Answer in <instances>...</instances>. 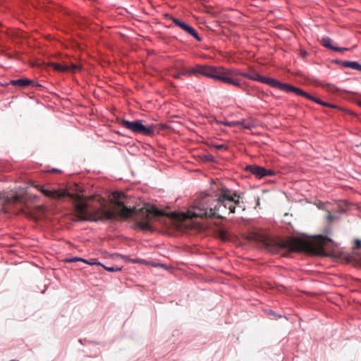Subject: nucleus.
<instances>
[{
    "instance_id": "f257e3e1",
    "label": "nucleus",
    "mask_w": 361,
    "mask_h": 361,
    "mask_svg": "<svg viewBox=\"0 0 361 361\" xmlns=\"http://www.w3.org/2000/svg\"><path fill=\"white\" fill-rule=\"evenodd\" d=\"M37 188L46 197L51 199L56 200L65 196L70 197L75 202V212L76 217L80 221L111 220L116 216L124 219L133 217L139 228L142 231H150L152 229L150 221L152 216L166 215L164 211L159 210L157 207L149 204L140 208L126 207L121 201V199L125 197V194L121 192L113 193L114 207L112 209H108L104 200H102L98 209H90L86 198L79 194H69L61 190H49L42 185H37Z\"/></svg>"
},
{
    "instance_id": "f03ea898",
    "label": "nucleus",
    "mask_w": 361,
    "mask_h": 361,
    "mask_svg": "<svg viewBox=\"0 0 361 361\" xmlns=\"http://www.w3.org/2000/svg\"><path fill=\"white\" fill-rule=\"evenodd\" d=\"M240 196L236 192L221 187L214 192V197L205 195L195 202L194 211L188 213L171 212L169 216L185 221L193 217H216L224 219L226 215L234 213L240 204Z\"/></svg>"
},
{
    "instance_id": "7ed1b4c3",
    "label": "nucleus",
    "mask_w": 361,
    "mask_h": 361,
    "mask_svg": "<svg viewBox=\"0 0 361 361\" xmlns=\"http://www.w3.org/2000/svg\"><path fill=\"white\" fill-rule=\"evenodd\" d=\"M265 245L269 251L278 252L281 250L289 252H307L313 254H322L329 247L332 240L324 236H319L314 241L307 240L300 238H288L285 240H264Z\"/></svg>"
},
{
    "instance_id": "20e7f679",
    "label": "nucleus",
    "mask_w": 361,
    "mask_h": 361,
    "mask_svg": "<svg viewBox=\"0 0 361 361\" xmlns=\"http://www.w3.org/2000/svg\"><path fill=\"white\" fill-rule=\"evenodd\" d=\"M212 79L218 80L224 83L232 85L233 86L242 88L243 85L238 79L234 78L235 75H240L241 72L233 69H227L222 66H216Z\"/></svg>"
},
{
    "instance_id": "39448f33",
    "label": "nucleus",
    "mask_w": 361,
    "mask_h": 361,
    "mask_svg": "<svg viewBox=\"0 0 361 361\" xmlns=\"http://www.w3.org/2000/svg\"><path fill=\"white\" fill-rule=\"evenodd\" d=\"M121 126L133 133H140L144 135H152L157 129V126L155 125H151L149 126H144L140 120H136L134 121L122 120Z\"/></svg>"
},
{
    "instance_id": "423d86ee",
    "label": "nucleus",
    "mask_w": 361,
    "mask_h": 361,
    "mask_svg": "<svg viewBox=\"0 0 361 361\" xmlns=\"http://www.w3.org/2000/svg\"><path fill=\"white\" fill-rule=\"evenodd\" d=\"M240 75L244 78H248L250 80H252L255 81H258V82L267 84L272 87H276L281 90L285 91V92H286V90L288 86V84H287V83H282L276 79L264 77L257 73H246L241 72Z\"/></svg>"
},
{
    "instance_id": "0eeeda50",
    "label": "nucleus",
    "mask_w": 361,
    "mask_h": 361,
    "mask_svg": "<svg viewBox=\"0 0 361 361\" xmlns=\"http://www.w3.org/2000/svg\"><path fill=\"white\" fill-rule=\"evenodd\" d=\"M216 66L197 64L193 67L182 70V74L190 77L192 75L197 76L199 75L213 78Z\"/></svg>"
},
{
    "instance_id": "6e6552de",
    "label": "nucleus",
    "mask_w": 361,
    "mask_h": 361,
    "mask_svg": "<svg viewBox=\"0 0 361 361\" xmlns=\"http://www.w3.org/2000/svg\"><path fill=\"white\" fill-rule=\"evenodd\" d=\"M286 92H293L297 95L304 97L310 100L314 101L316 103L319 104L324 106L337 108L336 106L329 104V103L324 102L322 101L321 99H319V98L314 97L310 95V94L304 92L302 90L296 87H294L293 85H290L289 84H288V88L286 90Z\"/></svg>"
},
{
    "instance_id": "1a4fd4ad",
    "label": "nucleus",
    "mask_w": 361,
    "mask_h": 361,
    "mask_svg": "<svg viewBox=\"0 0 361 361\" xmlns=\"http://www.w3.org/2000/svg\"><path fill=\"white\" fill-rule=\"evenodd\" d=\"M245 169L258 178H262L264 176H271L274 174V171L256 165L247 166Z\"/></svg>"
},
{
    "instance_id": "9d476101",
    "label": "nucleus",
    "mask_w": 361,
    "mask_h": 361,
    "mask_svg": "<svg viewBox=\"0 0 361 361\" xmlns=\"http://www.w3.org/2000/svg\"><path fill=\"white\" fill-rule=\"evenodd\" d=\"M172 21L174 23V24L179 27H180L183 30H184L185 32L189 34L190 35L192 36L194 38H195L197 41L200 42L202 41V38L199 36L196 30L185 23V22L180 20V19H178L176 18H171Z\"/></svg>"
},
{
    "instance_id": "9b49d317",
    "label": "nucleus",
    "mask_w": 361,
    "mask_h": 361,
    "mask_svg": "<svg viewBox=\"0 0 361 361\" xmlns=\"http://www.w3.org/2000/svg\"><path fill=\"white\" fill-rule=\"evenodd\" d=\"M333 41L329 37H324L322 39V44L330 49L337 51H347V48H341L338 47H335L332 45Z\"/></svg>"
},
{
    "instance_id": "f8f14e48",
    "label": "nucleus",
    "mask_w": 361,
    "mask_h": 361,
    "mask_svg": "<svg viewBox=\"0 0 361 361\" xmlns=\"http://www.w3.org/2000/svg\"><path fill=\"white\" fill-rule=\"evenodd\" d=\"M11 83L13 85L25 87V86L32 84L33 81L32 80H29L27 78H20V79H18V80H11Z\"/></svg>"
},
{
    "instance_id": "ddd939ff",
    "label": "nucleus",
    "mask_w": 361,
    "mask_h": 361,
    "mask_svg": "<svg viewBox=\"0 0 361 361\" xmlns=\"http://www.w3.org/2000/svg\"><path fill=\"white\" fill-rule=\"evenodd\" d=\"M341 65L345 68L361 71V65L356 61H343L341 62Z\"/></svg>"
},
{
    "instance_id": "4468645a",
    "label": "nucleus",
    "mask_w": 361,
    "mask_h": 361,
    "mask_svg": "<svg viewBox=\"0 0 361 361\" xmlns=\"http://www.w3.org/2000/svg\"><path fill=\"white\" fill-rule=\"evenodd\" d=\"M50 66H51L54 70L59 72H68L70 70L69 66H63L57 63L51 62L50 63Z\"/></svg>"
},
{
    "instance_id": "2eb2a0df",
    "label": "nucleus",
    "mask_w": 361,
    "mask_h": 361,
    "mask_svg": "<svg viewBox=\"0 0 361 361\" xmlns=\"http://www.w3.org/2000/svg\"><path fill=\"white\" fill-rule=\"evenodd\" d=\"M219 123L228 126V127H235V126H238L240 125H243V121H231V122L219 121Z\"/></svg>"
},
{
    "instance_id": "dca6fc26",
    "label": "nucleus",
    "mask_w": 361,
    "mask_h": 361,
    "mask_svg": "<svg viewBox=\"0 0 361 361\" xmlns=\"http://www.w3.org/2000/svg\"><path fill=\"white\" fill-rule=\"evenodd\" d=\"M323 87L326 89V91L331 93H335L338 91V87L333 84L327 83L324 85Z\"/></svg>"
},
{
    "instance_id": "f3484780",
    "label": "nucleus",
    "mask_w": 361,
    "mask_h": 361,
    "mask_svg": "<svg viewBox=\"0 0 361 361\" xmlns=\"http://www.w3.org/2000/svg\"><path fill=\"white\" fill-rule=\"evenodd\" d=\"M218 236L223 240H226L228 238V233L225 230H219L218 231Z\"/></svg>"
},
{
    "instance_id": "a211bd4d",
    "label": "nucleus",
    "mask_w": 361,
    "mask_h": 361,
    "mask_svg": "<svg viewBox=\"0 0 361 361\" xmlns=\"http://www.w3.org/2000/svg\"><path fill=\"white\" fill-rule=\"evenodd\" d=\"M66 262H87V260L80 258V257H72V258H68L65 260Z\"/></svg>"
},
{
    "instance_id": "6ab92c4d",
    "label": "nucleus",
    "mask_w": 361,
    "mask_h": 361,
    "mask_svg": "<svg viewBox=\"0 0 361 361\" xmlns=\"http://www.w3.org/2000/svg\"><path fill=\"white\" fill-rule=\"evenodd\" d=\"M103 267L109 271H111V272H116V271H119L121 270V267H105V266H103Z\"/></svg>"
},
{
    "instance_id": "aec40b11",
    "label": "nucleus",
    "mask_w": 361,
    "mask_h": 361,
    "mask_svg": "<svg viewBox=\"0 0 361 361\" xmlns=\"http://www.w3.org/2000/svg\"><path fill=\"white\" fill-rule=\"evenodd\" d=\"M214 147L218 150H226L227 147L225 145H214Z\"/></svg>"
},
{
    "instance_id": "412c9836",
    "label": "nucleus",
    "mask_w": 361,
    "mask_h": 361,
    "mask_svg": "<svg viewBox=\"0 0 361 361\" xmlns=\"http://www.w3.org/2000/svg\"><path fill=\"white\" fill-rule=\"evenodd\" d=\"M70 67V70L69 71H71V72H75L76 71L79 70L80 69V67L78 65H75V64H72Z\"/></svg>"
},
{
    "instance_id": "4be33fe9",
    "label": "nucleus",
    "mask_w": 361,
    "mask_h": 361,
    "mask_svg": "<svg viewBox=\"0 0 361 361\" xmlns=\"http://www.w3.org/2000/svg\"><path fill=\"white\" fill-rule=\"evenodd\" d=\"M326 219L329 221H332L333 219H334V216L330 213V212H328V214L326 216Z\"/></svg>"
},
{
    "instance_id": "5701e85b",
    "label": "nucleus",
    "mask_w": 361,
    "mask_h": 361,
    "mask_svg": "<svg viewBox=\"0 0 361 361\" xmlns=\"http://www.w3.org/2000/svg\"><path fill=\"white\" fill-rule=\"evenodd\" d=\"M355 248L359 249L361 247V240H355Z\"/></svg>"
},
{
    "instance_id": "b1692460",
    "label": "nucleus",
    "mask_w": 361,
    "mask_h": 361,
    "mask_svg": "<svg viewBox=\"0 0 361 361\" xmlns=\"http://www.w3.org/2000/svg\"><path fill=\"white\" fill-rule=\"evenodd\" d=\"M129 261L132 262L133 263H141L144 260L142 259H129Z\"/></svg>"
},
{
    "instance_id": "393cba45",
    "label": "nucleus",
    "mask_w": 361,
    "mask_h": 361,
    "mask_svg": "<svg viewBox=\"0 0 361 361\" xmlns=\"http://www.w3.org/2000/svg\"><path fill=\"white\" fill-rule=\"evenodd\" d=\"M18 201H20V196L16 195V196L13 197V200H12L13 202H17Z\"/></svg>"
},
{
    "instance_id": "a878e982",
    "label": "nucleus",
    "mask_w": 361,
    "mask_h": 361,
    "mask_svg": "<svg viewBox=\"0 0 361 361\" xmlns=\"http://www.w3.org/2000/svg\"><path fill=\"white\" fill-rule=\"evenodd\" d=\"M181 75H183L182 74V71H181L180 73H177V74H174V75H173V77H174L175 78H180Z\"/></svg>"
},
{
    "instance_id": "bb28decb",
    "label": "nucleus",
    "mask_w": 361,
    "mask_h": 361,
    "mask_svg": "<svg viewBox=\"0 0 361 361\" xmlns=\"http://www.w3.org/2000/svg\"><path fill=\"white\" fill-rule=\"evenodd\" d=\"M94 261H95V259H92L90 262L87 261V262H85V263L89 264H95L96 262Z\"/></svg>"
},
{
    "instance_id": "cd10ccee",
    "label": "nucleus",
    "mask_w": 361,
    "mask_h": 361,
    "mask_svg": "<svg viewBox=\"0 0 361 361\" xmlns=\"http://www.w3.org/2000/svg\"><path fill=\"white\" fill-rule=\"evenodd\" d=\"M20 212L25 214L26 216H29L27 212L24 209H22Z\"/></svg>"
},
{
    "instance_id": "c85d7f7f",
    "label": "nucleus",
    "mask_w": 361,
    "mask_h": 361,
    "mask_svg": "<svg viewBox=\"0 0 361 361\" xmlns=\"http://www.w3.org/2000/svg\"><path fill=\"white\" fill-rule=\"evenodd\" d=\"M245 128H250V127H249V126H245Z\"/></svg>"
},
{
    "instance_id": "c756f323",
    "label": "nucleus",
    "mask_w": 361,
    "mask_h": 361,
    "mask_svg": "<svg viewBox=\"0 0 361 361\" xmlns=\"http://www.w3.org/2000/svg\"><path fill=\"white\" fill-rule=\"evenodd\" d=\"M10 361H19V360H11Z\"/></svg>"
}]
</instances>
